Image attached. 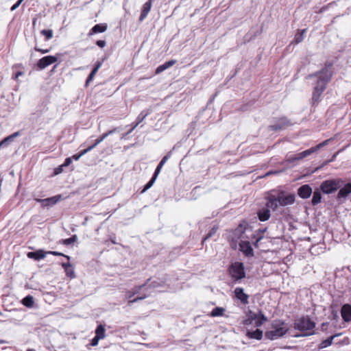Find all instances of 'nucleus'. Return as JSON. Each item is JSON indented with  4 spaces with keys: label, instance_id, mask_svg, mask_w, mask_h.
<instances>
[{
    "label": "nucleus",
    "instance_id": "obj_24",
    "mask_svg": "<svg viewBox=\"0 0 351 351\" xmlns=\"http://www.w3.org/2000/svg\"><path fill=\"white\" fill-rule=\"evenodd\" d=\"M246 335L250 339L261 340L263 338V331L258 328L252 331L247 330Z\"/></svg>",
    "mask_w": 351,
    "mask_h": 351
},
{
    "label": "nucleus",
    "instance_id": "obj_40",
    "mask_svg": "<svg viewBox=\"0 0 351 351\" xmlns=\"http://www.w3.org/2000/svg\"><path fill=\"white\" fill-rule=\"evenodd\" d=\"M86 153H88L86 149H84V150H82L81 152H80L78 154H74L72 156V160H78L82 156H84V154H86Z\"/></svg>",
    "mask_w": 351,
    "mask_h": 351
},
{
    "label": "nucleus",
    "instance_id": "obj_38",
    "mask_svg": "<svg viewBox=\"0 0 351 351\" xmlns=\"http://www.w3.org/2000/svg\"><path fill=\"white\" fill-rule=\"evenodd\" d=\"M40 33L46 37L47 40L53 37V31L51 29H43Z\"/></svg>",
    "mask_w": 351,
    "mask_h": 351
},
{
    "label": "nucleus",
    "instance_id": "obj_51",
    "mask_svg": "<svg viewBox=\"0 0 351 351\" xmlns=\"http://www.w3.org/2000/svg\"><path fill=\"white\" fill-rule=\"evenodd\" d=\"M61 265L64 270H67V269L72 267V265L70 263H62Z\"/></svg>",
    "mask_w": 351,
    "mask_h": 351
},
{
    "label": "nucleus",
    "instance_id": "obj_56",
    "mask_svg": "<svg viewBox=\"0 0 351 351\" xmlns=\"http://www.w3.org/2000/svg\"><path fill=\"white\" fill-rule=\"evenodd\" d=\"M328 323L327 322H324L322 324V326H321V328H322V330H326V328H327V326H328Z\"/></svg>",
    "mask_w": 351,
    "mask_h": 351
},
{
    "label": "nucleus",
    "instance_id": "obj_42",
    "mask_svg": "<svg viewBox=\"0 0 351 351\" xmlns=\"http://www.w3.org/2000/svg\"><path fill=\"white\" fill-rule=\"evenodd\" d=\"M103 61H97L94 65V67L91 71H93L95 73H97L98 70L101 68L102 66Z\"/></svg>",
    "mask_w": 351,
    "mask_h": 351
},
{
    "label": "nucleus",
    "instance_id": "obj_29",
    "mask_svg": "<svg viewBox=\"0 0 351 351\" xmlns=\"http://www.w3.org/2000/svg\"><path fill=\"white\" fill-rule=\"evenodd\" d=\"M225 311H226L225 308L223 307H219V306L215 307L210 312V316L213 317L223 316Z\"/></svg>",
    "mask_w": 351,
    "mask_h": 351
},
{
    "label": "nucleus",
    "instance_id": "obj_6",
    "mask_svg": "<svg viewBox=\"0 0 351 351\" xmlns=\"http://www.w3.org/2000/svg\"><path fill=\"white\" fill-rule=\"evenodd\" d=\"M344 180L341 178L328 179L323 181L320 186V191L326 195L337 191L343 184Z\"/></svg>",
    "mask_w": 351,
    "mask_h": 351
},
{
    "label": "nucleus",
    "instance_id": "obj_36",
    "mask_svg": "<svg viewBox=\"0 0 351 351\" xmlns=\"http://www.w3.org/2000/svg\"><path fill=\"white\" fill-rule=\"evenodd\" d=\"M218 229V227L216 226H214L208 232V233L206 235V237L204 238L203 242L210 238H211L213 235H215L217 232V230Z\"/></svg>",
    "mask_w": 351,
    "mask_h": 351
},
{
    "label": "nucleus",
    "instance_id": "obj_21",
    "mask_svg": "<svg viewBox=\"0 0 351 351\" xmlns=\"http://www.w3.org/2000/svg\"><path fill=\"white\" fill-rule=\"evenodd\" d=\"M176 61L174 60H171L165 62V63L159 65L156 68L155 73L156 74H159V73L163 72L164 71H165L168 68H169V67L172 66L173 65H174L176 64Z\"/></svg>",
    "mask_w": 351,
    "mask_h": 351
},
{
    "label": "nucleus",
    "instance_id": "obj_19",
    "mask_svg": "<svg viewBox=\"0 0 351 351\" xmlns=\"http://www.w3.org/2000/svg\"><path fill=\"white\" fill-rule=\"evenodd\" d=\"M269 209L271 208L266 206V208L260 209L257 212L258 218L261 221H265L270 218L271 213Z\"/></svg>",
    "mask_w": 351,
    "mask_h": 351
},
{
    "label": "nucleus",
    "instance_id": "obj_27",
    "mask_svg": "<svg viewBox=\"0 0 351 351\" xmlns=\"http://www.w3.org/2000/svg\"><path fill=\"white\" fill-rule=\"evenodd\" d=\"M306 29H300L298 30V32L295 34V37L293 38V40L292 41V43L298 44L301 43L304 38V34L306 32Z\"/></svg>",
    "mask_w": 351,
    "mask_h": 351
},
{
    "label": "nucleus",
    "instance_id": "obj_53",
    "mask_svg": "<svg viewBox=\"0 0 351 351\" xmlns=\"http://www.w3.org/2000/svg\"><path fill=\"white\" fill-rule=\"evenodd\" d=\"M34 49H35L36 51H40V52H41L42 53H49V49H42L38 48V47H34Z\"/></svg>",
    "mask_w": 351,
    "mask_h": 351
},
{
    "label": "nucleus",
    "instance_id": "obj_1",
    "mask_svg": "<svg viewBox=\"0 0 351 351\" xmlns=\"http://www.w3.org/2000/svg\"><path fill=\"white\" fill-rule=\"evenodd\" d=\"M332 76V64L330 63L325 64L324 66L321 70L306 76V79L308 80L315 78L312 95L313 105H316L319 103L322 93L326 88L327 84L331 80Z\"/></svg>",
    "mask_w": 351,
    "mask_h": 351
},
{
    "label": "nucleus",
    "instance_id": "obj_25",
    "mask_svg": "<svg viewBox=\"0 0 351 351\" xmlns=\"http://www.w3.org/2000/svg\"><path fill=\"white\" fill-rule=\"evenodd\" d=\"M320 189H316L314 191L311 199V204L313 206H316L322 202V195Z\"/></svg>",
    "mask_w": 351,
    "mask_h": 351
},
{
    "label": "nucleus",
    "instance_id": "obj_18",
    "mask_svg": "<svg viewBox=\"0 0 351 351\" xmlns=\"http://www.w3.org/2000/svg\"><path fill=\"white\" fill-rule=\"evenodd\" d=\"M152 0H148L142 8L141 14L139 16V21L142 22L147 17L152 8Z\"/></svg>",
    "mask_w": 351,
    "mask_h": 351
},
{
    "label": "nucleus",
    "instance_id": "obj_46",
    "mask_svg": "<svg viewBox=\"0 0 351 351\" xmlns=\"http://www.w3.org/2000/svg\"><path fill=\"white\" fill-rule=\"evenodd\" d=\"M24 0H18L10 8L11 11L15 10L22 3Z\"/></svg>",
    "mask_w": 351,
    "mask_h": 351
},
{
    "label": "nucleus",
    "instance_id": "obj_48",
    "mask_svg": "<svg viewBox=\"0 0 351 351\" xmlns=\"http://www.w3.org/2000/svg\"><path fill=\"white\" fill-rule=\"evenodd\" d=\"M328 141H329V140H326V141L322 142L321 143L317 145L314 147L316 149V151H317L318 149H319L322 147L328 144Z\"/></svg>",
    "mask_w": 351,
    "mask_h": 351
},
{
    "label": "nucleus",
    "instance_id": "obj_59",
    "mask_svg": "<svg viewBox=\"0 0 351 351\" xmlns=\"http://www.w3.org/2000/svg\"><path fill=\"white\" fill-rule=\"evenodd\" d=\"M342 344H348V339H344L342 342H341Z\"/></svg>",
    "mask_w": 351,
    "mask_h": 351
},
{
    "label": "nucleus",
    "instance_id": "obj_44",
    "mask_svg": "<svg viewBox=\"0 0 351 351\" xmlns=\"http://www.w3.org/2000/svg\"><path fill=\"white\" fill-rule=\"evenodd\" d=\"M259 317H260V311L258 312V313L250 312V313L249 315V319H252V320L256 321L259 318Z\"/></svg>",
    "mask_w": 351,
    "mask_h": 351
},
{
    "label": "nucleus",
    "instance_id": "obj_7",
    "mask_svg": "<svg viewBox=\"0 0 351 351\" xmlns=\"http://www.w3.org/2000/svg\"><path fill=\"white\" fill-rule=\"evenodd\" d=\"M315 323L309 317L302 316L295 320L293 327L295 330L304 332L313 330L315 328Z\"/></svg>",
    "mask_w": 351,
    "mask_h": 351
},
{
    "label": "nucleus",
    "instance_id": "obj_61",
    "mask_svg": "<svg viewBox=\"0 0 351 351\" xmlns=\"http://www.w3.org/2000/svg\"><path fill=\"white\" fill-rule=\"evenodd\" d=\"M60 171H61V168H60H60H58V169H56V174H57V173H59L60 172Z\"/></svg>",
    "mask_w": 351,
    "mask_h": 351
},
{
    "label": "nucleus",
    "instance_id": "obj_43",
    "mask_svg": "<svg viewBox=\"0 0 351 351\" xmlns=\"http://www.w3.org/2000/svg\"><path fill=\"white\" fill-rule=\"evenodd\" d=\"M67 276L70 277L71 278H75V273L73 269L71 268L67 269V270H64Z\"/></svg>",
    "mask_w": 351,
    "mask_h": 351
},
{
    "label": "nucleus",
    "instance_id": "obj_23",
    "mask_svg": "<svg viewBox=\"0 0 351 351\" xmlns=\"http://www.w3.org/2000/svg\"><path fill=\"white\" fill-rule=\"evenodd\" d=\"M171 154H172V152L170 151V152H169L167 153V154L166 156H165L162 158V160H160V162H159V164L158 165V166L156 167V169L154 171V175H156V176H158V174L160 173L162 167L167 162V161L169 160V158L171 157Z\"/></svg>",
    "mask_w": 351,
    "mask_h": 351
},
{
    "label": "nucleus",
    "instance_id": "obj_52",
    "mask_svg": "<svg viewBox=\"0 0 351 351\" xmlns=\"http://www.w3.org/2000/svg\"><path fill=\"white\" fill-rule=\"evenodd\" d=\"M113 134V132L112 130H108V132L104 133L102 135H101V138L104 140L106 137L108 136Z\"/></svg>",
    "mask_w": 351,
    "mask_h": 351
},
{
    "label": "nucleus",
    "instance_id": "obj_58",
    "mask_svg": "<svg viewBox=\"0 0 351 351\" xmlns=\"http://www.w3.org/2000/svg\"><path fill=\"white\" fill-rule=\"evenodd\" d=\"M23 73L21 71H18L16 74H15V77L17 78L19 76L21 75Z\"/></svg>",
    "mask_w": 351,
    "mask_h": 351
},
{
    "label": "nucleus",
    "instance_id": "obj_49",
    "mask_svg": "<svg viewBox=\"0 0 351 351\" xmlns=\"http://www.w3.org/2000/svg\"><path fill=\"white\" fill-rule=\"evenodd\" d=\"M71 162H72V158L68 157L64 160V162L62 166V167H68L69 165H71Z\"/></svg>",
    "mask_w": 351,
    "mask_h": 351
},
{
    "label": "nucleus",
    "instance_id": "obj_60",
    "mask_svg": "<svg viewBox=\"0 0 351 351\" xmlns=\"http://www.w3.org/2000/svg\"><path fill=\"white\" fill-rule=\"evenodd\" d=\"M263 237L262 236H260L258 237L256 240V243H257L258 242H259L261 241V239H262Z\"/></svg>",
    "mask_w": 351,
    "mask_h": 351
},
{
    "label": "nucleus",
    "instance_id": "obj_45",
    "mask_svg": "<svg viewBox=\"0 0 351 351\" xmlns=\"http://www.w3.org/2000/svg\"><path fill=\"white\" fill-rule=\"evenodd\" d=\"M315 332L313 331V332H303V333H300V334H295L294 335V337H306V336H310V335H314Z\"/></svg>",
    "mask_w": 351,
    "mask_h": 351
},
{
    "label": "nucleus",
    "instance_id": "obj_55",
    "mask_svg": "<svg viewBox=\"0 0 351 351\" xmlns=\"http://www.w3.org/2000/svg\"><path fill=\"white\" fill-rule=\"evenodd\" d=\"M134 288H133V289H132V292H130V291H129V292H128V293H126V298H129V299H130V298H131L133 295H135V294H133V293H134Z\"/></svg>",
    "mask_w": 351,
    "mask_h": 351
},
{
    "label": "nucleus",
    "instance_id": "obj_14",
    "mask_svg": "<svg viewBox=\"0 0 351 351\" xmlns=\"http://www.w3.org/2000/svg\"><path fill=\"white\" fill-rule=\"evenodd\" d=\"M62 199V195H58L45 199H36V201L40 202L43 207L52 206Z\"/></svg>",
    "mask_w": 351,
    "mask_h": 351
},
{
    "label": "nucleus",
    "instance_id": "obj_37",
    "mask_svg": "<svg viewBox=\"0 0 351 351\" xmlns=\"http://www.w3.org/2000/svg\"><path fill=\"white\" fill-rule=\"evenodd\" d=\"M316 152H317L316 149L314 147H312L310 149H308L302 152L301 153H302L303 158H304Z\"/></svg>",
    "mask_w": 351,
    "mask_h": 351
},
{
    "label": "nucleus",
    "instance_id": "obj_10",
    "mask_svg": "<svg viewBox=\"0 0 351 351\" xmlns=\"http://www.w3.org/2000/svg\"><path fill=\"white\" fill-rule=\"evenodd\" d=\"M234 298L239 300L243 305L249 304V295L244 292V289L242 287H236L234 290Z\"/></svg>",
    "mask_w": 351,
    "mask_h": 351
},
{
    "label": "nucleus",
    "instance_id": "obj_41",
    "mask_svg": "<svg viewBox=\"0 0 351 351\" xmlns=\"http://www.w3.org/2000/svg\"><path fill=\"white\" fill-rule=\"evenodd\" d=\"M96 73H93V71H91L90 73V74L88 75L86 80V83H85V86L87 87L89 84L93 80L94 77H95V75Z\"/></svg>",
    "mask_w": 351,
    "mask_h": 351
},
{
    "label": "nucleus",
    "instance_id": "obj_63",
    "mask_svg": "<svg viewBox=\"0 0 351 351\" xmlns=\"http://www.w3.org/2000/svg\"><path fill=\"white\" fill-rule=\"evenodd\" d=\"M3 147H5V145H3V142L1 141H0V149Z\"/></svg>",
    "mask_w": 351,
    "mask_h": 351
},
{
    "label": "nucleus",
    "instance_id": "obj_2",
    "mask_svg": "<svg viewBox=\"0 0 351 351\" xmlns=\"http://www.w3.org/2000/svg\"><path fill=\"white\" fill-rule=\"evenodd\" d=\"M295 201L294 193H287L281 190L271 193L267 197L266 206L275 211L279 206H286L293 204Z\"/></svg>",
    "mask_w": 351,
    "mask_h": 351
},
{
    "label": "nucleus",
    "instance_id": "obj_39",
    "mask_svg": "<svg viewBox=\"0 0 351 351\" xmlns=\"http://www.w3.org/2000/svg\"><path fill=\"white\" fill-rule=\"evenodd\" d=\"M48 254H52L53 256H64L66 258L68 261L71 260V257L68 255H65L62 252H56V251H47Z\"/></svg>",
    "mask_w": 351,
    "mask_h": 351
},
{
    "label": "nucleus",
    "instance_id": "obj_5",
    "mask_svg": "<svg viewBox=\"0 0 351 351\" xmlns=\"http://www.w3.org/2000/svg\"><path fill=\"white\" fill-rule=\"evenodd\" d=\"M228 274L230 277L232 284L241 283V280L246 276L244 264L239 261L232 263L228 268Z\"/></svg>",
    "mask_w": 351,
    "mask_h": 351
},
{
    "label": "nucleus",
    "instance_id": "obj_62",
    "mask_svg": "<svg viewBox=\"0 0 351 351\" xmlns=\"http://www.w3.org/2000/svg\"><path fill=\"white\" fill-rule=\"evenodd\" d=\"M265 230H266V228H264L263 230L259 229L258 232H260L261 233H264L265 232Z\"/></svg>",
    "mask_w": 351,
    "mask_h": 351
},
{
    "label": "nucleus",
    "instance_id": "obj_20",
    "mask_svg": "<svg viewBox=\"0 0 351 351\" xmlns=\"http://www.w3.org/2000/svg\"><path fill=\"white\" fill-rule=\"evenodd\" d=\"M107 25L106 23H99L95 25L90 30L88 35L91 36L97 33H103L107 29Z\"/></svg>",
    "mask_w": 351,
    "mask_h": 351
},
{
    "label": "nucleus",
    "instance_id": "obj_32",
    "mask_svg": "<svg viewBox=\"0 0 351 351\" xmlns=\"http://www.w3.org/2000/svg\"><path fill=\"white\" fill-rule=\"evenodd\" d=\"M158 176H156V175L153 174L152 178L147 182V184L144 186V188L143 189V191H141V193H144L147 190H148L149 189H150L154 183L155 182L156 178H157Z\"/></svg>",
    "mask_w": 351,
    "mask_h": 351
},
{
    "label": "nucleus",
    "instance_id": "obj_33",
    "mask_svg": "<svg viewBox=\"0 0 351 351\" xmlns=\"http://www.w3.org/2000/svg\"><path fill=\"white\" fill-rule=\"evenodd\" d=\"M267 321V317L262 313V311H260V317L256 321L255 326L256 327L261 326L264 322Z\"/></svg>",
    "mask_w": 351,
    "mask_h": 351
},
{
    "label": "nucleus",
    "instance_id": "obj_15",
    "mask_svg": "<svg viewBox=\"0 0 351 351\" xmlns=\"http://www.w3.org/2000/svg\"><path fill=\"white\" fill-rule=\"evenodd\" d=\"M298 195L302 199H307L311 197L313 190L309 184H303L298 189Z\"/></svg>",
    "mask_w": 351,
    "mask_h": 351
},
{
    "label": "nucleus",
    "instance_id": "obj_35",
    "mask_svg": "<svg viewBox=\"0 0 351 351\" xmlns=\"http://www.w3.org/2000/svg\"><path fill=\"white\" fill-rule=\"evenodd\" d=\"M104 141V139L101 138V136H100L98 138H97L95 141V143H93V145L88 146L86 149V151L87 152H90L91 150H93L97 145H98L100 143H101L102 141Z\"/></svg>",
    "mask_w": 351,
    "mask_h": 351
},
{
    "label": "nucleus",
    "instance_id": "obj_34",
    "mask_svg": "<svg viewBox=\"0 0 351 351\" xmlns=\"http://www.w3.org/2000/svg\"><path fill=\"white\" fill-rule=\"evenodd\" d=\"M303 156L302 155V153H298V154H294V155H291V156H289L288 158H287V161L289 162H293L294 161H296V160H302L303 159Z\"/></svg>",
    "mask_w": 351,
    "mask_h": 351
},
{
    "label": "nucleus",
    "instance_id": "obj_17",
    "mask_svg": "<svg viewBox=\"0 0 351 351\" xmlns=\"http://www.w3.org/2000/svg\"><path fill=\"white\" fill-rule=\"evenodd\" d=\"M47 254H48L47 251L45 252L42 249H39L33 252H27V256L29 258L34 259L35 261H40L45 258Z\"/></svg>",
    "mask_w": 351,
    "mask_h": 351
},
{
    "label": "nucleus",
    "instance_id": "obj_26",
    "mask_svg": "<svg viewBox=\"0 0 351 351\" xmlns=\"http://www.w3.org/2000/svg\"><path fill=\"white\" fill-rule=\"evenodd\" d=\"M21 135V132L19 131L15 132L13 134L5 137L1 141L3 142L5 147L9 145L11 143H12L16 137H19Z\"/></svg>",
    "mask_w": 351,
    "mask_h": 351
},
{
    "label": "nucleus",
    "instance_id": "obj_4",
    "mask_svg": "<svg viewBox=\"0 0 351 351\" xmlns=\"http://www.w3.org/2000/svg\"><path fill=\"white\" fill-rule=\"evenodd\" d=\"M271 330L265 332V339L269 340L278 339L283 337L289 330L285 321L280 319H274L271 324Z\"/></svg>",
    "mask_w": 351,
    "mask_h": 351
},
{
    "label": "nucleus",
    "instance_id": "obj_28",
    "mask_svg": "<svg viewBox=\"0 0 351 351\" xmlns=\"http://www.w3.org/2000/svg\"><path fill=\"white\" fill-rule=\"evenodd\" d=\"M21 302L27 308H32L34 304V298L30 295H27L24 298H23Z\"/></svg>",
    "mask_w": 351,
    "mask_h": 351
},
{
    "label": "nucleus",
    "instance_id": "obj_31",
    "mask_svg": "<svg viewBox=\"0 0 351 351\" xmlns=\"http://www.w3.org/2000/svg\"><path fill=\"white\" fill-rule=\"evenodd\" d=\"M106 330L103 325L99 324L97 326L95 330V335L100 339H102L105 337Z\"/></svg>",
    "mask_w": 351,
    "mask_h": 351
},
{
    "label": "nucleus",
    "instance_id": "obj_12",
    "mask_svg": "<svg viewBox=\"0 0 351 351\" xmlns=\"http://www.w3.org/2000/svg\"><path fill=\"white\" fill-rule=\"evenodd\" d=\"M351 193V182L344 183L339 188V192L337 195V199L338 201H341L342 199H346L348 195Z\"/></svg>",
    "mask_w": 351,
    "mask_h": 351
},
{
    "label": "nucleus",
    "instance_id": "obj_47",
    "mask_svg": "<svg viewBox=\"0 0 351 351\" xmlns=\"http://www.w3.org/2000/svg\"><path fill=\"white\" fill-rule=\"evenodd\" d=\"M100 340V339H99L98 337H97L96 336H95L90 341V346H96L97 344H98V342Z\"/></svg>",
    "mask_w": 351,
    "mask_h": 351
},
{
    "label": "nucleus",
    "instance_id": "obj_22",
    "mask_svg": "<svg viewBox=\"0 0 351 351\" xmlns=\"http://www.w3.org/2000/svg\"><path fill=\"white\" fill-rule=\"evenodd\" d=\"M341 333H338V334H335L334 335H332L329 337H328L325 340H323L318 346V349L319 350H322V349H324V348H326L332 345V340L336 337H338L339 335H341Z\"/></svg>",
    "mask_w": 351,
    "mask_h": 351
},
{
    "label": "nucleus",
    "instance_id": "obj_64",
    "mask_svg": "<svg viewBox=\"0 0 351 351\" xmlns=\"http://www.w3.org/2000/svg\"><path fill=\"white\" fill-rule=\"evenodd\" d=\"M27 351H35V350L33 349H28Z\"/></svg>",
    "mask_w": 351,
    "mask_h": 351
},
{
    "label": "nucleus",
    "instance_id": "obj_11",
    "mask_svg": "<svg viewBox=\"0 0 351 351\" xmlns=\"http://www.w3.org/2000/svg\"><path fill=\"white\" fill-rule=\"evenodd\" d=\"M58 60L55 56H47L40 58L37 62V67L40 70L45 69L47 66L52 64Z\"/></svg>",
    "mask_w": 351,
    "mask_h": 351
},
{
    "label": "nucleus",
    "instance_id": "obj_9",
    "mask_svg": "<svg viewBox=\"0 0 351 351\" xmlns=\"http://www.w3.org/2000/svg\"><path fill=\"white\" fill-rule=\"evenodd\" d=\"M290 125H291V123L287 117H280L274 124L270 125L269 126V129L276 132L281 130Z\"/></svg>",
    "mask_w": 351,
    "mask_h": 351
},
{
    "label": "nucleus",
    "instance_id": "obj_54",
    "mask_svg": "<svg viewBox=\"0 0 351 351\" xmlns=\"http://www.w3.org/2000/svg\"><path fill=\"white\" fill-rule=\"evenodd\" d=\"M121 130H122V128L121 127L114 128L113 129H112L113 134H114L116 132H119Z\"/></svg>",
    "mask_w": 351,
    "mask_h": 351
},
{
    "label": "nucleus",
    "instance_id": "obj_16",
    "mask_svg": "<svg viewBox=\"0 0 351 351\" xmlns=\"http://www.w3.org/2000/svg\"><path fill=\"white\" fill-rule=\"evenodd\" d=\"M341 315L345 322H351V303L342 305Z\"/></svg>",
    "mask_w": 351,
    "mask_h": 351
},
{
    "label": "nucleus",
    "instance_id": "obj_13",
    "mask_svg": "<svg viewBox=\"0 0 351 351\" xmlns=\"http://www.w3.org/2000/svg\"><path fill=\"white\" fill-rule=\"evenodd\" d=\"M239 250L243 252V254L246 257H252L254 256V250L251 245L250 241H241L239 244Z\"/></svg>",
    "mask_w": 351,
    "mask_h": 351
},
{
    "label": "nucleus",
    "instance_id": "obj_30",
    "mask_svg": "<svg viewBox=\"0 0 351 351\" xmlns=\"http://www.w3.org/2000/svg\"><path fill=\"white\" fill-rule=\"evenodd\" d=\"M77 241V236L76 234H73L68 239H61L59 241V243L64 245H71V244L75 243Z\"/></svg>",
    "mask_w": 351,
    "mask_h": 351
},
{
    "label": "nucleus",
    "instance_id": "obj_8",
    "mask_svg": "<svg viewBox=\"0 0 351 351\" xmlns=\"http://www.w3.org/2000/svg\"><path fill=\"white\" fill-rule=\"evenodd\" d=\"M152 112V110L149 109H146L140 112L138 117L136 119V121L131 124V128L125 134H122L121 138H125L128 134H130L141 123H142L144 119Z\"/></svg>",
    "mask_w": 351,
    "mask_h": 351
},
{
    "label": "nucleus",
    "instance_id": "obj_57",
    "mask_svg": "<svg viewBox=\"0 0 351 351\" xmlns=\"http://www.w3.org/2000/svg\"><path fill=\"white\" fill-rule=\"evenodd\" d=\"M277 173H278V171H268V172L265 175V176H270V175L277 174Z\"/></svg>",
    "mask_w": 351,
    "mask_h": 351
},
{
    "label": "nucleus",
    "instance_id": "obj_50",
    "mask_svg": "<svg viewBox=\"0 0 351 351\" xmlns=\"http://www.w3.org/2000/svg\"><path fill=\"white\" fill-rule=\"evenodd\" d=\"M96 45L100 47V48H103L106 46V43L105 40H99L96 42Z\"/></svg>",
    "mask_w": 351,
    "mask_h": 351
},
{
    "label": "nucleus",
    "instance_id": "obj_3",
    "mask_svg": "<svg viewBox=\"0 0 351 351\" xmlns=\"http://www.w3.org/2000/svg\"><path fill=\"white\" fill-rule=\"evenodd\" d=\"M163 285L164 282L161 280H153L150 282V279H148L144 284L134 287L133 294H138L141 290L146 291V293H143L142 295L136 297L133 300H129L128 304L130 305L138 300L146 298L151 293V291H149L150 289L162 287Z\"/></svg>",
    "mask_w": 351,
    "mask_h": 351
}]
</instances>
